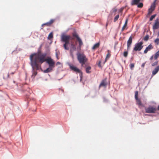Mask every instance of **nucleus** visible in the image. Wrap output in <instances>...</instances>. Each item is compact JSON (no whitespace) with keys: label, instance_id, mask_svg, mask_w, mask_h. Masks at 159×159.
I'll return each instance as SVG.
<instances>
[{"label":"nucleus","instance_id":"obj_1","mask_svg":"<svg viewBox=\"0 0 159 159\" xmlns=\"http://www.w3.org/2000/svg\"><path fill=\"white\" fill-rule=\"evenodd\" d=\"M30 63L31 66L33 67L35 66L36 70H42L41 65L45 62L47 58H44L39 53H34L32 54L30 56Z\"/></svg>","mask_w":159,"mask_h":159},{"label":"nucleus","instance_id":"obj_2","mask_svg":"<svg viewBox=\"0 0 159 159\" xmlns=\"http://www.w3.org/2000/svg\"><path fill=\"white\" fill-rule=\"evenodd\" d=\"M73 38L74 39H76L78 41L79 43L78 47L76 48L78 51L81 50L82 46L83 45L81 39L79 37L75 29H74L73 32L72 33Z\"/></svg>","mask_w":159,"mask_h":159},{"label":"nucleus","instance_id":"obj_3","mask_svg":"<svg viewBox=\"0 0 159 159\" xmlns=\"http://www.w3.org/2000/svg\"><path fill=\"white\" fill-rule=\"evenodd\" d=\"M77 55L78 60L82 66L87 61L88 59L83 53H80L78 52L77 53Z\"/></svg>","mask_w":159,"mask_h":159},{"label":"nucleus","instance_id":"obj_4","mask_svg":"<svg viewBox=\"0 0 159 159\" xmlns=\"http://www.w3.org/2000/svg\"><path fill=\"white\" fill-rule=\"evenodd\" d=\"M145 112L148 113H154L157 110L156 108L154 107L153 106H149L148 108H145Z\"/></svg>","mask_w":159,"mask_h":159},{"label":"nucleus","instance_id":"obj_5","mask_svg":"<svg viewBox=\"0 0 159 159\" xmlns=\"http://www.w3.org/2000/svg\"><path fill=\"white\" fill-rule=\"evenodd\" d=\"M68 65L69 66L70 69L74 71L75 72L78 73H80V74H81V75L82 74V72L81 70H80L79 68H78L77 67L69 63H68Z\"/></svg>","mask_w":159,"mask_h":159},{"label":"nucleus","instance_id":"obj_6","mask_svg":"<svg viewBox=\"0 0 159 159\" xmlns=\"http://www.w3.org/2000/svg\"><path fill=\"white\" fill-rule=\"evenodd\" d=\"M138 91H136L135 93L134 98L136 100L137 104L139 105H140L142 106H144L142 104L140 99L138 98Z\"/></svg>","mask_w":159,"mask_h":159},{"label":"nucleus","instance_id":"obj_7","mask_svg":"<svg viewBox=\"0 0 159 159\" xmlns=\"http://www.w3.org/2000/svg\"><path fill=\"white\" fill-rule=\"evenodd\" d=\"M143 47V46H141L138 43H136L135 44V47L133 49V52L134 51H140L142 49Z\"/></svg>","mask_w":159,"mask_h":159},{"label":"nucleus","instance_id":"obj_8","mask_svg":"<svg viewBox=\"0 0 159 159\" xmlns=\"http://www.w3.org/2000/svg\"><path fill=\"white\" fill-rule=\"evenodd\" d=\"M31 66L32 68L31 72L32 73V74L31 75V77L33 79H34L37 75V72L36 71H35V70H37L36 69L35 66H34L33 67L32 66Z\"/></svg>","mask_w":159,"mask_h":159},{"label":"nucleus","instance_id":"obj_9","mask_svg":"<svg viewBox=\"0 0 159 159\" xmlns=\"http://www.w3.org/2000/svg\"><path fill=\"white\" fill-rule=\"evenodd\" d=\"M153 48V47L151 44H150L145 48L144 51V53L146 54L147 53L148 51H150L151 49Z\"/></svg>","mask_w":159,"mask_h":159},{"label":"nucleus","instance_id":"obj_10","mask_svg":"<svg viewBox=\"0 0 159 159\" xmlns=\"http://www.w3.org/2000/svg\"><path fill=\"white\" fill-rule=\"evenodd\" d=\"M52 61H54L51 58L50 56H48L47 57V59L45 62L48 65L50 64Z\"/></svg>","mask_w":159,"mask_h":159},{"label":"nucleus","instance_id":"obj_11","mask_svg":"<svg viewBox=\"0 0 159 159\" xmlns=\"http://www.w3.org/2000/svg\"><path fill=\"white\" fill-rule=\"evenodd\" d=\"M159 71V65L157 66L152 71V75L153 76L155 75Z\"/></svg>","mask_w":159,"mask_h":159},{"label":"nucleus","instance_id":"obj_12","mask_svg":"<svg viewBox=\"0 0 159 159\" xmlns=\"http://www.w3.org/2000/svg\"><path fill=\"white\" fill-rule=\"evenodd\" d=\"M65 43L63 44V47L64 49L66 50H68L69 49V47H68V45L70 44V42L69 41H66L65 42H64Z\"/></svg>","mask_w":159,"mask_h":159},{"label":"nucleus","instance_id":"obj_13","mask_svg":"<svg viewBox=\"0 0 159 159\" xmlns=\"http://www.w3.org/2000/svg\"><path fill=\"white\" fill-rule=\"evenodd\" d=\"M143 1V0H132L131 2V4L132 6L136 5L139 2Z\"/></svg>","mask_w":159,"mask_h":159},{"label":"nucleus","instance_id":"obj_14","mask_svg":"<svg viewBox=\"0 0 159 159\" xmlns=\"http://www.w3.org/2000/svg\"><path fill=\"white\" fill-rule=\"evenodd\" d=\"M54 20L53 19H51L49 21L46 23H43L42 25V26H43L44 25H47L48 26L50 25L53 22Z\"/></svg>","mask_w":159,"mask_h":159},{"label":"nucleus","instance_id":"obj_15","mask_svg":"<svg viewBox=\"0 0 159 159\" xmlns=\"http://www.w3.org/2000/svg\"><path fill=\"white\" fill-rule=\"evenodd\" d=\"M159 28V24L154 23L153 25L152 26V29L153 32H155V30Z\"/></svg>","mask_w":159,"mask_h":159},{"label":"nucleus","instance_id":"obj_16","mask_svg":"<svg viewBox=\"0 0 159 159\" xmlns=\"http://www.w3.org/2000/svg\"><path fill=\"white\" fill-rule=\"evenodd\" d=\"M45 52L50 55V52L49 46L47 44L45 46Z\"/></svg>","mask_w":159,"mask_h":159},{"label":"nucleus","instance_id":"obj_17","mask_svg":"<svg viewBox=\"0 0 159 159\" xmlns=\"http://www.w3.org/2000/svg\"><path fill=\"white\" fill-rule=\"evenodd\" d=\"M106 79L103 80L101 83L99 87L101 86L106 87L107 85V83L105 82Z\"/></svg>","mask_w":159,"mask_h":159},{"label":"nucleus","instance_id":"obj_18","mask_svg":"<svg viewBox=\"0 0 159 159\" xmlns=\"http://www.w3.org/2000/svg\"><path fill=\"white\" fill-rule=\"evenodd\" d=\"M128 20V18H126L124 25L121 29V32H122L124 30L125 27L127 25Z\"/></svg>","mask_w":159,"mask_h":159},{"label":"nucleus","instance_id":"obj_19","mask_svg":"<svg viewBox=\"0 0 159 159\" xmlns=\"http://www.w3.org/2000/svg\"><path fill=\"white\" fill-rule=\"evenodd\" d=\"M132 35H131L129 37V38L127 42V45H128L129 46V45H131V44L132 43Z\"/></svg>","mask_w":159,"mask_h":159},{"label":"nucleus","instance_id":"obj_20","mask_svg":"<svg viewBox=\"0 0 159 159\" xmlns=\"http://www.w3.org/2000/svg\"><path fill=\"white\" fill-rule=\"evenodd\" d=\"M91 69V67L89 66H87L85 68V71L87 73L90 74L91 73V71H90Z\"/></svg>","mask_w":159,"mask_h":159},{"label":"nucleus","instance_id":"obj_21","mask_svg":"<svg viewBox=\"0 0 159 159\" xmlns=\"http://www.w3.org/2000/svg\"><path fill=\"white\" fill-rule=\"evenodd\" d=\"M61 40L63 42L67 41L66 35L63 34L61 36Z\"/></svg>","mask_w":159,"mask_h":159},{"label":"nucleus","instance_id":"obj_22","mask_svg":"<svg viewBox=\"0 0 159 159\" xmlns=\"http://www.w3.org/2000/svg\"><path fill=\"white\" fill-rule=\"evenodd\" d=\"M100 45V43H97L96 44H94L93 47L92 48V49H95L98 48Z\"/></svg>","mask_w":159,"mask_h":159},{"label":"nucleus","instance_id":"obj_23","mask_svg":"<svg viewBox=\"0 0 159 159\" xmlns=\"http://www.w3.org/2000/svg\"><path fill=\"white\" fill-rule=\"evenodd\" d=\"M71 48L70 49L73 50V51H76V47L75 44L73 43H71L70 44Z\"/></svg>","mask_w":159,"mask_h":159},{"label":"nucleus","instance_id":"obj_24","mask_svg":"<svg viewBox=\"0 0 159 159\" xmlns=\"http://www.w3.org/2000/svg\"><path fill=\"white\" fill-rule=\"evenodd\" d=\"M52 70V68H51V67H48V68H47L46 70H44L43 71V72L44 73H48L51 72Z\"/></svg>","mask_w":159,"mask_h":159},{"label":"nucleus","instance_id":"obj_25","mask_svg":"<svg viewBox=\"0 0 159 159\" xmlns=\"http://www.w3.org/2000/svg\"><path fill=\"white\" fill-rule=\"evenodd\" d=\"M53 37V34L52 32H51L49 34L48 37V39H51Z\"/></svg>","mask_w":159,"mask_h":159},{"label":"nucleus","instance_id":"obj_26","mask_svg":"<svg viewBox=\"0 0 159 159\" xmlns=\"http://www.w3.org/2000/svg\"><path fill=\"white\" fill-rule=\"evenodd\" d=\"M159 56V50L155 54L154 56V59L155 60L157 59L158 57Z\"/></svg>","mask_w":159,"mask_h":159},{"label":"nucleus","instance_id":"obj_27","mask_svg":"<svg viewBox=\"0 0 159 159\" xmlns=\"http://www.w3.org/2000/svg\"><path fill=\"white\" fill-rule=\"evenodd\" d=\"M154 11V9L153 10H152V8H149L148 9V16L150 15Z\"/></svg>","mask_w":159,"mask_h":159},{"label":"nucleus","instance_id":"obj_28","mask_svg":"<svg viewBox=\"0 0 159 159\" xmlns=\"http://www.w3.org/2000/svg\"><path fill=\"white\" fill-rule=\"evenodd\" d=\"M137 7L138 8H142L143 6V3L142 2H139L137 4Z\"/></svg>","mask_w":159,"mask_h":159},{"label":"nucleus","instance_id":"obj_29","mask_svg":"<svg viewBox=\"0 0 159 159\" xmlns=\"http://www.w3.org/2000/svg\"><path fill=\"white\" fill-rule=\"evenodd\" d=\"M41 55H42L44 58H46V57L47 55H49L50 54L48 53L45 52L44 53H39Z\"/></svg>","mask_w":159,"mask_h":159},{"label":"nucleus","instance_id":"obj_30","mask_svg":"<svg viewBox=\"0 0 159 159\" xmlns=\"http://www.w3.org/2000/svg\"><path fill=\"white\" fill-rule=\"evenodd\" d=\"M149 38V35L148 34H147L144 38L143 40L145 41H147L148 40Z\"/></svg>","mask_w":159,"mask_h":159},{"label":"nucleus","instance_id":"obj_31","mask_svg":"<svg viewBox=\"0 0 159 159\" xmlns=\"http://www.w3.org/2000/svg\"><path fill=\"white\" fill-rule=\"evenodd\" d=\"M55 62L52 61V63H51L49 65V67H51V68H53L54 66V64H55Z\"/></svg>","mask_w":159,"mask_h":159},{"label":"nucleus","instance_id":"obj_32","mask_svg":"<svg viewBox=\"0 0 159 159\" xmlns=\"http://www.w3.org/2000/svg\"><path fill=\"white\" fill-rule=\"evenodd\" d=\"M155 7V3L153 2L151 5L150 7V8H152V10H153L154 9V10Z\"/></svg>","mask_w":159,"mask_h":159},{"label":"nucleus","instance_id":"obj_33","mask_svg":"<svg viewBox=\"0 0 159 159\" xmlns=\"http://www.w3.org/2000/svg\"><path fill=\"white\" fill-rule=\"evenodd\" d=\"M157 14H154L152 15L149 18V20L150 21H152L153 19L155 18V17L156 16Z\"/></svg>","mask_w":159,"mask_h":159},{"label":"nucleus","instance_id":"obj_34","mask_svg":"<svg viewBox=\"0 0 159 159\" xmlns=\"http://www.w3.org/2000/svg\"><path fill=\"white\" fill-rule=\"evenodd\" d=\"M125 51L123 53V56L125 57H127L128 56V51H126L125 49Z\"/></svg>","mask_w":159,"mask_h":159},{"label":"nucleus","instance_id":"obj_35","mask_svg":"<svg viewBox=\"0 0 159 159\" xmlns=\"http://www.w3.org/2000/svg\"><path fill=\"white\" fill-rule=\"evenodd\" d=\"M134 67V63H130L129 65V67L131 70H133Z\"/></svg>","mask_w":159,"mask_h":159},{"label":"nucleus","instance_id":"obj_36","mask_svg":"<svg viewBox=\"0 0 159 159\" xmlns=\"http://www.w3.org/2000/svg\"><path fill=\"white\" fill-rule=\"evenodd\" d=\"M154 42L156 43L157 45H158L159 44V39L158 38H157L156 39L154 40Z\"/></svg>","mask_w":159,"mask_h":159},{"label":"nucleus","instance_id":"obj_37","mask_svg":"<svg viewBox=\"0 0 159 159\" xmlns=\"http://www.w3.org/2000/svg\"><path fill=\"white\" fill-rule=\"evenodd\" d=\"M119 15H116L115 17L114 18V22H115L116 21V20L118 19L119 18Z\"/></svg>","mask_w":159,"mask_h":159},{"label":"nucleus","instance_id":"obj_38","mask_svg":"<svg viewBox=\"0 0 159 159\" xmlns=\"http://www.w3.org/2000/svg\"><path fill=\"white\" fill-rule=\"evenodd\" d=\"M66 38H67V40L69 41V40L70 39H74L73 38H72L69 35H66Z\"/></svg>","mask_w":159,"mask_h":159},{"label":"nucleus","instance_id":"obj_39","mask_svg":"<svg viewBox=\"0 0 159 159\" xmlns=\"http://www.w3.org/2000/svg\"><path fill=\"white\" fill-rule=\"evenodd\" d=\"M158 63V61H156L152 64V66H156V65H157Z\"/></svg>","mask_w":159,"mask_h":159},{"label":"nucleus","instance_id":"obj_40","mask_svg":"<svg viewBox=\"0 0 159 159\" xmlns=\"http://www.w3.org/2000/svg\"><path fill=\"white\" fill-rule=\"evenodd\" d=\"M101 61H99L98 62V65L99 67H100V68H102V67L101 65Z\"/></svg>","mask_w":159,"mask_h":159},{"label":"nucleus","instance_id":"obj_41","mask_svg":"<svg viewBox=\"0 0 159 159\" xmlns=\"http://www.w3.org/2000/svg\"><path fill=\"white\" fill-rule=\"evenodd\" d=\"M103 101L104 102H108V100L104 97H103Z\"/></svg>","mask_w":159,"mask_h":159},{"label":"nucleus","instance_id":"obj_42","mask_svg":"<svg viewBox=\"0 0 159 159\" xmlns=\"http://www.w3.org/2000/svg\"><path fill=\"white\" fill-rule=\"evenodd\" d=\"M137 43L139 44V45H141V46H143V45H142L143 44V43L142 41H141L140 42Z\"/></svg>","mask_w":159,"mask_h":159},{"label":"nucleus","instance_id":"obj_43","mask_svg":"<svg viewBox=\"0 0 159 159\" xmlns=\"http://www.w3.org/2000/svg\"><path fill=\"white\" fill-rule=\"evenodd\" d=\"M154 23L159 24V21L158 18L155 21Z\"/></svg>","mask_w":159,"mask_h":159},{"label":"nucleus","instance_id":"obj_44","mask_svg":"<svg viewBox=\"0 0 159 159\" xmlns=\"http://www.w3.org/2000/svg\"><path fill=\"white\" fill-rule=\"evenodd\" d=\"M111 56L110 54L109 53H108L106 57V59H107V58H109Z\"/></svg>","mask_w":159,"mask_h":159},{"label":"nucleus","instance_id":"obj_45","mask_svg":"<svg viewBox=\"0 0 159 159\" xmlns=\"http://www.w3.org/2000/svg\"><path fill=\"white\" fill-rule=\"evenodd\" d=\"M146 62H145L143 63L141 65V67L142 68H144L145 66V64L146 63Z\"/></svg>","mask_w":159,"mask_h":159},{"label":"nucleus","instance_id":"obj_46","mask_svg":"<svg viewBox=\"0 0 159 159\" xmlns=\"http://www.w3.org/2000/svg\"><path fill=\"white\" fill-rule=\"evenodd\" d=\"M123 8H121L119 9V12H122L123 10Z\"/></svg>","mask_w":159,"mask_h":159},{"label":"nucleus","instance_id":"obj_47","mask_svg":"<svg viewBox=\"0 0 159 159\" xmlns=\"http://www.w3.org/2000/svg\"><path fill=\"white\" fill-rule=\"evenodd\" d=\"M117 11V9L116 8H113V12H115Z\"/></svg>","mask_w":159,"mask_h":159},{"label":"nucleus","instance_id":"obj_48","mask_svg":"<svg viewBox=\"0 0 159 159\" xmlns=\"http://www.w3.org/2000/svg\"><path fill=\"white\" fill-rule=\"evenodd\" d=\"M82 75H83V73L82 74V75H81V74H80V80H82Z\"/></svg>","mask_w":159,"mask_h":159},{"label":"nucleus","instance_id":"obj_49","mask_svg":"<svg viewBox=\"0 0 159 159\" xmlns=\"http://www.w3.org/2000/svg\"><path fill=\"white\" fill-rule=\"evenodd\" d=\"M37 53H41V51L40 49H39Z\"/></svg>","mask_w":159,"mask_h":159},{"label":"nucleus","instance_id":"obj_50","mask_svg":"<svg viewBox=\"0 0 159 159\" xmlns=\"http://www.w3.org/2000/svg\"><path fill=\"white\" fill-rule=\"evenodd\" d=\"M74 51H73V50L71 49H70V53H73V52Z\"/></svg>","mask_w":159,"mask_h":159},{"label":"nucleus","instance_id":"obj_51","mask_svg":"<svg viewBox=\"0 0 159 159\" xmlns=\"http://www.w3.org/2000/svg\"><path fill=\"white\" fill-rule=\"evenodd\" d=\"M130 46H131V45H129V46L128 45H127V50H129V49L130 47Z\"/></svg>","mask_w":159,"mask_h":159},{"label":"nucleus","instance_id":"obj_52","mask_svg":"<svg viewBox=\"0 0 159 159\" xmlns=\"http://www.w3.org/2000/svg\"><path fill=\"white\" fill-rule=\"evenodd\" d=\"M153 58V55H152L150 57L149 59L150 60H152Z\"/></svg>","mask_w":159,"mask_h":159},{"label":"nucleus","instance_id":"obj_53","mask_svg":"<svg viewBox=\"0 0 159 159\" xmlns=\"http://www.w3.org/2000/svg\"><path fill=\"white\" fill-rule=\"evenodd\" d=\"M61 63L59 62H57L56 63V65H58L61 64Z\"/></svg>","mask_w":159,"mask_h":159},{"label":"nucleus","instance_id":"obj_54","mask_svg":"<svg viewBox=\"0 0 159 159\" xmlns=\"http://www.w3.org/2000/svg\"><path fill=\"white\" fill-rule=\"evenodd\" d=\"M42 45H43V44H41L39 48V49H40L42 47Z\"/></svg>","mask_w":159,"mask_h":159},{"label":"nucleus","instance_id":"obj_55","mask_svg":"<svg viewBox=\"0 0 159 159\" xmlns=\"http://www.w3.org/2000/svg\"><path fill=\"white\" fill-rule=\"evenodd\" d=\"M70 55L71 56V57L72 58L74 57V55H73V53H70Z\"/></svg>","mask_w":159,"mask_h":159},{"label":"nucleus","instance_id":"obj_56","mask_svg":"<svg viewBox=\"0 0 159 159\" xmlns=\"http://www.w3.org/2000/svg\"><path fill=\"white\" fill-rule=\"evenodd\" d=\"M55 54H56V57L57 56H58L57 53V52H56Z\"/></svg>","mask_w":159,"mask_h":159},{"label":"nucleus","instance_id":"obj_57","mask_svg":"<svg viewBox=\"0 0 159 159\" xmlns=\"http://www.w3.org/2000/svg\"><path fill=\"white\" fill-rule=\"evenodd\" d=\"M157 110H159V105L158 106L157 108Z\"/></svg>","mask_w":159,"mask_h":159},{"label":"nucleus","instance_id":"obj_58","mask_svg":"<svg viewBox=\"0 0 159 159\" xmlns=\"http://www.w3.org/2000/svg\"><path fill=\"white\" fill-rule=\"evenodd\" d=\"M56 57V58L57 59H59V58L58 57V56H57Z\"/></svg>","mask_w":159,"mask_h":159},{"label":"nucleus","instance_id":"obj_59","mask_svg":"<svg viewBox=\"0 0 159 159\" xmlns=\"http://www.w3.org/2000/svg\"><path fill=\"white\" fill-rule=\"evenodd\" d=\"M157 0H154L153 2H154V3H155L156 2V1H157Z\"/></svg>","mask_w":159,"mask_h":159},{"label":"nucleus","instance_id":"obj_60","mask_svg":"<svg viewBox=\"0 0 159 159\" xmlns=\"http://www.w3.org/2000/svg\"><path fill=\"white\" fill-rule=\"evenodd\" d=\"M133 59V56H132L131 58V60H132Z\"/></svg>","mask_w":159,"mask_h":159},{"label":"nucleus","instance_id":"obj_61","mask_svg":"<svg viewBox=\"0 0 159 159\" xmlns=\"http://www.w3.org/2000/svg\"><path fill=\"white\" fill-rule=\"evenodd\" d=\"M108 23H107L106 24V27H107V26L108 25Z\"/></svg>","mask_w":159,"mask_h":159},{"label":"nucleus","instance_id":"obj_62","mask_svg":"<svg viewBox=\"0 0 159 159\" xmlns=\"http://www.w3.org/2000/svg\"><path fill=\"white\" fill-rule=\"evenodd\" d=\"M16 52L15 50H14L12 51V53L13 52Z\"/></svg>","mask_w":159,"mask_h":159},{"label":"nucleus","instance_id":"obj_63","mask_svg":"<svg viewBox=\"0 0 159 159\" xmlns=\"http://www.w3.org/2000/svg\"><path fill=\"white\" fill-rule=\"evenodd\" d=\"M134 52H132V54L133 55H134Z\"/></svg>","mask_w":159,"mask_h":159},{"label":"nucleus","instance_id":"obj_64","mask_svg":"<svg viewBox=\"0 0 159 159\" xmlns=\"http://www.w3.org/2000/svg\"><path fill=\"white\" fill-rule=\"evenodd\" d=\"M61 90L62 92H63V89H61Z\"/></svg>","mask_w":159,"mask_h":159}]
</instances>
